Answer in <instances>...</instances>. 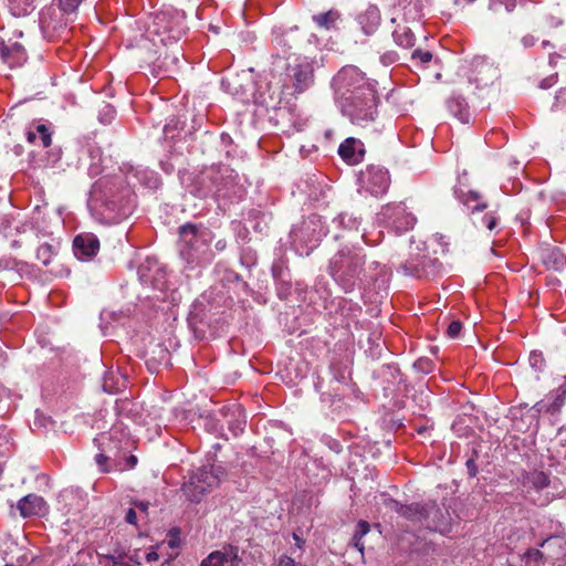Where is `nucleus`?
I'll return each mask as SVG.
<instances>
[{
  "instance_id": "de8ad7c7",
  "label": "nucleus",
  "mask_w": 566,
  "mask_h": 566,
  "mask_svg": "<svg viewBox=\"0 0 566 566\" xmlns=\"http://www.w3.org/2000/svg\"><path fill=\"white\" fill-rule=\"evenodd\" d=\"M397 60H398V54L394 51L386 52L380 56V62L384 65L394 64Z\"/></svg>"
},
{
  "instance_id": "680f3d73",
  "label": "nucleus",
  "mask_w": 566,
  "mask_h": 566,
  "mask_svg": "<svg viewBox=\"0 0 566 566\" xmlns=\"http://www.w3.org/2000/svg\"><path fill=\"white\" fill-rule=\"evenodd\" d=\"M542 356L536 353H532L530 357V361L532 366H536L538 363H541Z\"/></svg>"
},
{
  "instance_id": "4468645a",
  "label": "nucleus",
  "mask_w": 566,
  "mask_h": 566,
  "mask_svg": "<svg viewBox=\"0 0 566 566\" xmlns=\"http://www.w3.org/2000/svg\"><path fill=\"white\" fill-rule=\"evenodd\" d=\"M360 180L366 191L375 197L385 195L390 185L388 170L379 166H368Z\"/></svg>"
},
{
  "instance_id": "5701e85b",
  "label": "nucleus",
  "mask_w": 566,
  "mask_h": 566,
  "mask_svg": "<svg viewBox=\"0 0 566 566\" xmlns=\"http://www.w3.org/2000/svg\"><path fill=\"white\" fill-rule=\"evenodd\" d=\"M448 109L461 123L468 124L470 122V112L467 101L460 95H452L448 102Z\"/></svg>"
},
{
  "instance_id": "5fc2aeb1",
  "label": "nucleus",
  "mask_w": 566,
  "mask_h": 566,
  "mask_svg": "<svg viewBox=\"0 0 566 566\" xmlns=\"http://www.w3.org/2000/svg\"><path fill=\"white\" fill-rule=\"evenodd\" d=\"M467 468H468V472L471 476H475L476 473H478V467L475 464V461L473 459H469L467 461Z\"/></svg>"
},
{
  "instance_id": "79ce46f5",
  "label": "nucleus",
  "mask_w": 566,
  "mask_h": 566,
  "mask_svg": "<svg viewBox=\"0 0 566 566\" xmlns=\"http://www.w3.org/2000/svg\"><path fill=\"white\" fill-rule=\"evenodd\" d=\"M411 59L413 61H419L422 65H426L432 60V54L429 51L416 50L412 52Z\"/></svg>"
},
{
  "instance_id": "0eeeda50",
  "label": "nucleus",
  "mask_w": 566,
  "mask_h": 566,
  "mask_svg": "<svg viewBox=\"0 0 566 566\" xmlns=\"http://www.w3.org/2000/svg\"><path fill=\"white\" fill-rule=\"evenodd\" d=\"M224 475V469L219 464L202 467L182 485V492L190 502L198 503L207 492L220 483Z\"/></svg>"
},
{
  "instance_id": "a878e982",
  "label": "nucleus",
  "mask_w": 566,
  "mask_h": 566,
  "mask_svg": "<svg viewBox=\"0 0 566 566\" xmlns=\"http://www.w3.org/2000/svg\"><path fill=\"white\" fill-rule=\"evenodd\" d=\"M333 226L344 232H357L361 220L353 213L342 212L333 219Z\"/></svg>"
},
{
  "instance_id": "774afa93",
  "label": "nucleus",
  "mask_w": 566,
  "mask_h": 566,
  "mask_svg": "<svg viewBox=\"0 0 566 566\" xmlns=\"http://www.w3.org/2000/svg\"><path fill=\"white\" fill-rule=\"evenodd\" d=\"M344 237H345V235H344V234H340V233H336V234L334 235L335 240H338V239L344 238Z\"/></svg>"
},
{
  "instance_id": "2f4dec72",
  "label": "nucleus",
  "mask_w": 566,
  "mask_h": 566,
  "mask_svg": "<svg viewBox=\"0 0 566 566\" xmlns=\"http://www.w3.org/2000/svg\"><path fill=\"white\" fill-rule=\"evenodd\" d=\"M422 6L420 0H410L403 7V20L406 22H418L422 17Z\"/></svg>"
},
{
  "instance_id": "a19ab883",
  "label": "nucleus",
  "mask_w": 566,
  "mask_h": 566,
  "mask_svg": "<svg viewBox=\"0 0 566 566\" xmlns=\"http://www.w3.org/2000/svg\"><path fill=\"white\" fill-rule=\"evenodd\" d=\"M115 114H116L115 108L112 105L106 104L99 111V120L103 124H109L112 122V119L115 117Z\"/></svg>"
},
{
  "instance_id": "473e14b6",
  "label": "nucleus",
  "mask_w": 566,
  "mask_h": 566,
  "mask_svg": "<svg viewBox=\"0 0 566 566\" xmlns=\"http://www.w3.org/2000/svg\"><path fill=\"white\" fill-rule=\"evenodd\" d=\"M35 0H9L13 15H27L34 9Z\"/></svg>"
},
{
  "instance_id": "1a4fd4ad",
  "label": "nucleus",
  "mask_w": 566,
  "mask_h": 566,
  "mask_svg": "<svg viewBox=\"0 0 566 566\" xmlns=\"http://www.w3.org/2000/svg\"><path fill=\"white\" fill-rule=\"evenodd\" d=\"M416 222L417 218L412 212L408 211V208L402 202L388 203L377 214V223L396 234H402L411 230Z\"/></svg>"
},
{
  "instance_id": "09e8293b",
  "label": "nucleus",
  "mask_w": 566,
  "mask_h": 566,
  "mask_svg": "<svg viewBox=\"0 0 566 566\" xmlns=\"http://www.w3.org/2000/svg\"><path fill=\"white\" fill-rule=\"evenodd\" d=\"M482 221L485 228H488L489 230H493L497 224L496 217L489 213L483 217Z\"/></svg>"
},
{
  "instance_id": "69168bd1",
  "label": "nucleus",
  "mask_w": 566,
  "mask_h": 566,
  "mask_svg": "<svg viewBox=\"0 0 566 566\" xmlns=\"http://www.w3.org/2000/svg\"><path fill=\"white\" fill-rule=\"evenodd\" d=\"M280 271H281V269L276 264H273V266H272L273 275L277 276Z\"/></svg>"
},
{
  "instance_id": "49530a36",
  "label": "nucleus",
  "mask_w": 566,
  "mask_h": 566,
  "mask_svg": "<svg viewBox=\"0 0 566 566\" xmlns=\"http://www.w3.org/2000/svg\"><path fill=\"white\" fill-rule=\"evenodd\" d=\"M543 557H544L543 553L537 548H530L525 553V558L527 560L539 562L543 559Z\"/></svg>"
},
{
  "instance_id": "603ef678",
  "label": "nucleus",
  "mask_w": 566,
  "mask_h": 566,
  "mask_svg": "<svg viewBox=\"0 0 566 566\" xmlns=\"http://www.w3.org/2000/svg\"><path fill=\"white\" fill-rule=\"evenodd\" d=\"M276 566H295V560L290 556L283 555L277 559Z\"/></svg>"
},
{
  "instance_id": "20e7f679",
  "label": "nucleus",
  "mask_w": 566,
  "mask_h": 566,
  "mask_svg": "<svg viewBox=\"0 0 566 566\" xmlns=\"http://www.w3.org/2000/svg\"><path fill=\"white\" fill-rule=\"evenodd\" d=\"M179 255L189 265H199L207 260L209 252V234L193 224H185L179 229Z\"/></svg>"
},
{
  "instance_id": "9b49d317",
  "label": "nucleus",
  "mask_w": 566,
  "mask_h": 566,
  "mask_svg": "<svg viewBox=\"0 0 566 566\" xmlns=\"http://www.w3.org/2000/svg\"><path fill=\"white\" fill-rule=\"evenodd\" d=\"M217 198L216 200H240L244 195L243 187L238 182V175L233 169L222 166L218 167Z\"/></svg>"
},
{
  "instance_id": "37998d69",
  "label": "nucleus",
  "mask_w": 566,
  "mask_h": 566,
  "mask_svg": "<svg viewBox=\"0 0 566 566\" xmlns=\"http://www.w3.org/2000/svg\"><path fill=\"white\" fill-rule=\"evenodd\" d=\"M461 329V323L459 321H452L447 328V334L451 338H457L460 335Z\"/></svg>"
},
{
  "instance_id": "39448f33",
  "label": "nucleus",
  "mask_w": 566,
  "mask_h": 566,
  "mask_svg": "<svg viewBox=\"0 0 566 566\" xmlns=\"http://www.w3.org/2000/svg\"><path fill=\"white\" fill-rule=\"evenodd\" d=\"M335 101L348 99L365 92H376L375 83L354 65L342 67L333 77Z\"/></svg>"
},
{
  "instance_id": "13d9d810",
  "label": "nucleus",
  "mask_w": 566,
  "mask_h": 566,
  "mask_svg": "<svg viewBox=\"0 0 566 566\" xmlns=\"http://www.w3.org/2000/svg\"><path fill=\"white\" fill-rule=\"evenodd\" d=\"M165 32L169 33V38H172L175 40L180 38V31H176L171 27H165Z\"/></svg>"
},
{
  "instance_id": "ddd939ff",
  "label": "nucleus",
  "mask_w": 566,
  "mask_h": 566,
  "mask_svg": "<svg viewBox=\"0 0 566 566\" xmlns=\"http://www.w3.org/2000/svg\"><path fill=\"white\" fill-rule=\"evenodd\" d=\"M401 270L405 275L413 276L416 279H432L436 277L441 270V264L437 259L426 255H417L407 260Z\"/></svg>"
},
{
  "instance_id": "8fccbe9b",
  "label": "nucleus",
  "mask_w": 566,
  "mask_h": 566,
  "mask_svg": "<svg viewBox=\"0 0 566 566\" xmlns=\"http://www.w3.org/2000/svg\"><path fill=\"white\" fill-rule=\"evenodd\" d=\"M106 558L109 560L112 566H130L129 563L124 562L120 555H107Z\"/></svg>"
},
{
  "instance_id": "9d476101",
  "label": "nucleus",
  "mask_w": 566,
  "mask_h": 566,
  "mask_svg": "<svg viewBox=\"0 0 566 566\" xmlns=\"http://www.w3.org/2000/svg\"><path fill=\"white\" fill-rule=\"evenodd\" d=\"M391 510L396 511L400 516L409 520L413 524H418L421 527H426L430 531H446L448 528L446 522H439L434 518L429 520V513L427 503H413L410 505H402L395 500H390L389 504Z\"/></svg>"
},
{
  "instance_id": "f8f14e48",
  "label": "nucleus",
  "mask_w": 566,
  "mask_h": 566,
  "mask_svg": "<svg viewBox=\"0 0 566 566\" xmlns=\"http://www.w3.org/2000/svg\"><path fill=\"white\" fill-rule=\"evenodd\" d=\"M521 484L526 496L537 505H545L549 502V497H542L541 491L549 485V478L543 471H523L521 476Z\"/></svg>"
},
{
  "instance_id": "6e6552de",
  "label": "nucleus",
  "mask_w": 566,
  "mask_h": 566,
  "mask_svg": "<svg viewBox=\"0 0 566 566\" xmlns=\"http://www.w3.org/2000/svg\"><path fill=\"white\" fill-rule=\"evenodd\" d=\"M95 442L101 449L95 461L103 473L111 472V468L106 463L112 460V455L119 457L120 451L130 446L129 433L122 424H115L109 432L99 434Z\"/></svg>"
},
{
  "instance_id": "3c124183",
  "label": "nucleus",
  "mask_w": 566,
  "mask_h": 566,
  "mask_svg": "<svg viewBox=\"0 0 566 566\" xmlns=\"http://www.w3.org/2000/svg\"><path fill=\"white\" fill-rule=\"evenodd\" d=\"M557 74L551 75L544 80L541 81L539 87L541 88H549L556 83Z\"/></svg>"
},
{
  "instance_id": "a211bd4d",
  "label": "nucleus",
  "mask_w": 566,
  "mask_h": 566,
  "mask_svg": "<svg viewBox=\"0 0 566 566\" xmlns=\"http://www.w3.org/2000/svg\"><path fill=\"white\" fill-rule=\"evenodd\" d=\"M73 248L78 259H88L98 252L99 241L93 233H81L75 237Z\"/></svg>"
},
{
  "instance_id": "4d7b16f0",
  "label": "nucleus",
  "mask_w": 566,
  "mask_h": 566,
  "mask_svg": "<svg viewBox=\"0 0 566 566\" xmlns=\"http://www.w3.org/2000/svg\"><path fill=\"white\" fill-rule=\"evenodd\" d=\"M15 265V262L14 260L12 259H3V260H0V269H13Z\"/></svg>"
},
{
  "instance_id": "7c9ffc66",
  "label": "nucleus",
  "mask_w": 566,
  "mask_h": 566,
  "mask_svg": "<svg viewBox=\"0 0 566 566\" xmlns=\"http://www.w3.org/2000/svg\"><path fill=\"white\" fill-rule=\"evenodd\" d=\"M427 509H429L431 511L429 513V520L434 518L436 521L447 523L448 528L446 531H438V532L441 534L449 533L451 531V525H450V521H449L450 518H449L448 511L440 509L436 502H428Z\"/></svg>"
},
{
  "instance_id": "4be33fe9",
  "label": "nucleus",
  "mask_w": 566,
  "mask_h": 566,
  "mask_svg": "<svg viewBox=\"0 0 566 566\" xmlns=\"http://www.w3.org/2000/svg\"><path fill=\"white\" fill-rule=\"evenodd\" d=\"M380 20V11L374 4H369L366 10L357 17V21L366 34H373L379 27Z\"/></svg>"
},
{
  "instance_id": "423d86ee",
  "label": "nucleus",
  "mask_w": 566,
  "mask_h": 566,
  "mask_svg": "<svg viewBox=\"0 0 566 566\" xmlns=\"http://www.w3.org/2000/svg\"><path fill=\"white\" fill-rule=\"evenodd\" d=\"M376 92H365L348 99L337 101L342 113L358 126H366L378 115Z\"/></svg>"
},
{
  "instance_id": "f704fd0d",
  "label": "nucleus",
  "mask_w": 566,
  "mask_h": 566,
  "mask_svg": "<svg viewBox=\"0 0 566 566\" xmlns=\"http://www.w3.org/2000/svg\"><path fill=\"white\" fill-rule=\"evenodd\" d=\"M13 442L10 430L0 426V457L9 455L12 452Z\"/></svg>"
},
{
  "instance_id": "f3484780",
  "label": "nucleus",
  "mask_w": 566,
  "mask_h": 566,
  "mask_svg": "<svg viewBox=\"0 0 566 566\" xmlns=\"http://www.w3.org/2000/svg\"><path fill=\"white\" fill-rule=\"evenodd\" d=\"M226 564H230V566H239V548L233 545L224 546L221 551L211 552L206 558H203L200 563V566H224Z\"/></svg>"
},
{
  "instance_id": "a18cd8bd",
  "label": "nucleus",
  "mask_w": 566,
  "mask_h": 566,
  "mask_svg": "<svg viewBox=\"0 0 566 566\" xmlns=\"http://www.w3.org/2000/svg\"><path fill=\"white\" fill-rule=\"evenodd\" d=\"M566 106V87L559 90L555 96L554 108Z\"/></svg>"
},
{
  "instance_id": "7ed1b4c3",
  "label": "nucleus",
  "mask_w": 566,
  "mask_h": 566,
  "mask_svg": "<svg viewBox=\"0 0 566 566\" xmlns=\"http://www.w3.org/2000/svg\"><path fill=\"white\" fill-rule=\"evenodd\" d=\"M327 229L318 214H311L295 224L290 232V242L300 255H308L326 235Z\"/></svg>"
},
{
  "instance_id": "e433bc0d",
  "label": "nucleus",
  "mask_w": 566,
  "mask_h": 566,
  "mask_svg": "<svg viewBox=\"0 0 566 566\" xmlns=\"http://www.w3.org/2000/svg\"><path fill=\"white\" fill-rule=\"evenodd\" d=\"M119 457H113L112 460H108L106 465L111 468V471H124L126 469H133L137 464V458L135 455H129L125 459V464L118 459Z\"/></svg>"
},
{
  "instance_id": "72a5a7b5",
  "label": "nucleus",
  "mask_w": 566,
  "mask_h": 566,
  "mask_svg": "<svg viewBox=\"0 0 566 566\" xmlns=\"http://www.w3.org/2000/svg\"><path fill=\"white\" fill-rule=\"evenodd\" d=\"M566 401V387H559L552 396V402L545 406V410L549 413H555L565 405Z\"/></svg>"
},
{
  "instance_id": "6ab92c4d",
  "label": "nucleus",
  "mask_w": 566,
  "mask_h": 566,
  "mask_svg": "<svg viewBox=\"0 0 566 566\" xmlns=\"http://www.w3.org/2000/svg\"><path fill=\"white\" fill-rule=\"evenodd\" d=\"M338 154L348 165H357L365 155L364 144L359 139L348 137L339 145Z\"/></svg>"
},
{
  "instance_id": "6e6d98bb",
  "label": "nucleus",
  "mask_w": 566,
  "mask_h": 566,
  "mask_svg": "<svg viewBox=\"0 0 566 566\" xmlns=\"http://www.w3.org/2000/svg\"><path fill=\"white\" fill-rule=\"evenodd\" d=\"M134 506L139 510L142 513L146 514L148 513L149 503L144 501H136L134 502Z\"/></svg>"
},
{
  "instance_id": "bb28decb",
  "label": "nucleus",
  "mask_w": 566,
  "mask_h": 566,
  "mask_svg": "<svg viewBox=\"0 0 566 566\" xmlns=\"http://www.w3.org/2000/svg\"><path fill=\"white\" fill-rule=\"evenodd\" d=\"M392 38L395 43L403 49H409L413 46L416 38L410 27L408 25H398L394 32Z\"/></svg>"
},
{
  "instance_id": "0e129e2a",
  "label": "nucleus",
  "mask_w": 566,
  "mask_h": 566,
  "mask_svg": "<svg viewBox=\"0 0 566 566\" xmlns=\"http://www.w3.org/2000/svg\"><path fill=\"white\" fill-rule=\"evenodd\" d=\"M138 273L140 275V280L144 281V282H147L146 275L144 273V266L143 265L139 268Z\"/></svg>"
},
{
  "instance_id": "412c9836",
  "label": "nucleus",
  "mask_w": 566,
  "mask_h": 566,
  "mask_svg": "<svg viewBox=\"0 0 566 566\" xmlns=\"http://www.w3.org/2000/svg\"><path fill=\"white\" fill-rule=\"evenodd\" d=\"M474 72L478 85H488L499 77V70L484 59L474 60Z\"/></svg>"
},
{
  "instance_id": "4c0bfd02",
  "label": "nucleus",
  "mask_w": 566,
  "mask_h": 566,
  "mask_svg": "<svg viewBox=\"0 0 566 566\" xmlns=\"http://www.w3.org/2000/svg\"><path fill=\"white\" fill-rule=\"evenodd\" d=\"M53 255V249L50 244H42L36 250V258L44 265H48L51 262Z\"/></svg>"
},
{
  "instance_id": "ea45409f",
  "label": "nucleus",
  "mask_w": 566,
  "mask_h": 566,
  "mask_svg": "<svg viewBox=\"0 0 566 566\" xmlns=\"http://www.w3.org/2000/svg\"><path fill=\"white\" fill-rule=\"evenodd\" d=\"M415 367L423 374H429L433 370L434 364L430 358L421 357L416 360Z\"/></svg>"
},
{
  "instance_id": "393cba45",
  "label": "nucleus",
  "mask_w": 566,
  "mask_h": 566,
  "mask_svg": "<svg viewBox=\"0 0 566 566\" xmlns=\"http://www.w3.org/2000/svg\"><path fill=\"white\" fill-rule=\"evenodd\" d=\"M454 193L457 198L467 206L468 209L472 211H480L486 208V203L481 200V196L476 191H467L464 192L462 189H454Z\"/></svg>"
},
{
  "instance_id": "c9c22d12",
  "label": "nucleus",
  "mask_w": 566,
  "mask_h": 566,
  "mask_svg": "<svg viewBox=\"0 0 566 566\" xmlns=\"http://www.w3.org/2000/svg\"><path fill=\"white\" fill-rule=\"evenodd\" d=\"M370 531V525L366 521H359L356 525V530L353 535L354 546L363 554L364 544L361 543V538L368 534Z\"/></svg>"
},
{
  "instance_id": "2eb2a0df",
  "label": "nucleus",
  "mask_w": 566,
  "mask_h": 566,
  "mask_svg": "<svg viewBox=\"0 0 566 566\" xmlns=\"http://www.w3.org/2000/svg\"><path fill=\"white\" fill-rule=\"evenodd\" d=\"M293 95H298L308 90L314 83V70L308 62L290 65L286 73Z\"/></svg>"
},
{
  "instance_id": "f257e3e1",
  "label": "nucleus",
  "mask_w": 566,
  "mask_h": 566,
  "mask_svg": "<svg viewBox=\"0 0 566 566\" xmlns=\"http://www.w3.org/2000/svg\"><path fill=\"white\" fill-rule=\"evenodd\" d=\"M133 179L148 188L159 185L154 171L133 167L125 177L122 174L103 176L95 181L90 191L88 206L101 221L118 223L133 213L136 207Z\"/></svg>"
},
{
  "instance_id": "dca6fc26",
  "label": "nucleus",
  "mask_w": 566,
  "mask_h": 566,
  "mask_svg": "<svg viewBox=\"0 0 566 566\" xmlns=\"http://www.w3.org/2000/svg\"><path fill=\"white\" fill-rule=\"evenodd\" d=\"M218 167H212L198 175L191 185L190 192L198 198H217Z\"/></svg>"
},
{
  "instance_id": "c756f323",
  "label": "nucleus",
  "mask_w": 566,
  "mask_h": 566,
  "mask_svg": "<svg viewBox=\"0 0 566 566\" xmlns=\"http://www.w3.org/2000/svg\"><path fill=\"white\" fill-rule=\"evenodd\" d=\"M340 14L337 10H329L324 13L314 14L312 17L314 23L325 30H332L336 27V22L339 20Z\"/></svg>"
},
{
  "instance_id": "c03bdc74",
  "label": "nucleus",
  "mask_w": 566,
  "mask_h": 566,
  "mask_svg": "<svg viewBox=\"0 0 566 566\" xmlns=\"http://www.w3.org/2000/svg\"><path fill=\"white\" fill-rule=\"evenodd\" d=\"M361 239L368 245H377L382 240V231H378L375 238H373L370 233L364 232Z\"/></svg>"
},
{
  "instance_id": "338daca9",
  "label": "nucleus",
  "mask_w": 566,
  "mask_h": 566,
  "mask_svg": "<svg viewBox=\"0 0 566 566\" xmlns=\"http://www.w3.org/2000/svg\"><path fill=\"white\" fill-rule=\"evenodd\" d=\"M557 57H558L557 55L552 54V55L549 56V64H551V65H555V64H556V60H557Z\"/></svg>"
},
{
  "instance_id": "c85d7f7f",
  "label": "nucleus",
  "mask_w": 566,
  "mask_h": 566,
  "mask_svg": "<svg viewBox=\"0 0 566 566\" xmlns=\"http://www.w3.org/2000/svg\"><path fill=\"white\" fill-rule=\"evenodd\" d=\"M27 138L30 143H40L43 147H49L52 143L51 134L45 125L39 124L34 129L30 128L27 132Z\"/></svg>"
},
{
  "instance_id": "052dcab7",
  "label": "nucleus",
  "mask_w": 566,
  "mask_h": 566,
  "mask_svg": "<svg viewBox=\"0 0 566 566\" xmlns=\"http://www.w3.org/2000/svg\"><path fill=\"white\" fill-rule=\"evenodd\" d=\"M522 42L524 44V46H532L534 45L535 43V39L533 35H525L523 39H522Z\"/></svg>"
},
{
  "instance_id": "864d4df0",
  "label": "nucleus",
  "mask_w": 566,
  "mask_h": 566,
  "mask_svg": "<svg viewBox=\"0 0 566 566\" xmlns=\"http://www.w3.org/2000/svg\"><path fill=\"white\" fill-rule=\"evenodd\" d=\"M125 521H126L128 524H132V525H136V524H137V515H136V512H135V510H134V509H129V510L126 512Z\"/></svg>"
},
{
  "instance_id": "f03ea898",
  "label": "nucleus",
  "mask_w": 566,
  "mask_h": 566,
  "mask_svg": "<svg viewBox=\"0 0 566 566\" xmlns=\"http://www.w3.org/2000/svg\"><path fill=\"white\" fill-rule=\"evenodd\" d=\"M365 264L366 253L361 247L344 244L329 259L327 272L345 293L378 281L381 284L388 282L390 274L385 265L376 261L367 268Z\"/></svg>"
},
{
  "instance_id": "aec40b11",
  "label": "nucleus",
  "mask_w": 566,
  "mask_h": 566,
  "mask_svg": "<svg viewBox=\"0 0 566 566\" xmlns=\"http://www.w3.org/2000/svg\"><path fill=\"white\" fill-rule=\"evenodd\" d=\"M17 509L24 518L39 516L45 512V502L36 494H28L18 502Z\"/></svg>"
},
{
  "instance_id": "b1692460",
  "label": "nucleus",
  "mask_w": 566,
  "mask_h": 566,
  "mask_svg": "<svg viewBox=\"0 0 566 566\" xmlns=\"http://www.w3.org/2000/svg\"><path fill=\"white\" fill-rule=\"evenodd\" d=\"M229 415L231 416V419L228 420V428L234 437H238L244 431L247 423L245 416L239 405H233L229 408L226 417Z\"/></svg>"
},
{
  "instance_id": "bf43d9fd",
  "label": "nucleus",
  "mask_w": 566,
  "mask_h": 566,
  "mask_svg": "<svg viewBox=\"0 0 566 566\" xmlns=\"http://www.w3.org/2000/svg\"><path fill=\"white\" fill-rule=\"evenodd\" d=\"M159 555L155 551H150L146 554V559L148 563L157 562Z\"/></svg>"
},
{
  "instance_id": "e2e57ef3",
  "label": "nucleus",
  "mask_w": 566,
  "mask_h": 566,
  "mask_svg": "<svg viewBox=\"0 0 566 566\" xmlns=\"http://www.w3.org/2000/svg\"><path fill=\"white\" fill-rule=\"evenodd\" d=\"M166 19H167L166 13H160V14L156 15L155 21L157 24H161V23L166 22Z\"/></svg>"
},
{
  "instance_id": "58836bf2",
  "label": "nucleus",
  "mask_w": 566,
  "mask_h": 566,
  "mask_svg": "<svg viewBox=\"0 0 566 566\" xmlns=\"http://www.w3.org/2000/svg\"><path fill=\"white\" fill-rule=\"evenodd\" d=\"M82 2L83 0H57V6L63 13L70 14L74 13Z\"/></svg>"
},
{
  "instance_id": "cd10ccee",
  "label": "nucleus",
  "mask_w": 566,
  "mask_h": 566,
  "mask_svg": "<svg viewBox=\"0 0 566 566\" xmlns=\"http://www.w3.org/2000/svg\"><path fill=\"white\" fill-rule=\"evenodd\" d=\"M104 158L98 147L88 148L87 172L91 177H96L104 171Z\"/></svg>"
}]
</instances>
